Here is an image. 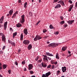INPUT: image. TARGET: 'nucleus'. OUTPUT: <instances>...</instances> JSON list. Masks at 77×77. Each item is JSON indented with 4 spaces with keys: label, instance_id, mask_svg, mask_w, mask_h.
Here are the masks:
<instances>
[{
    "label": "nucleus",
    "instance_id": "31",
    "mask_svg": "<svg viewBox=\"0 0 77 77\" xmlns=\"http://www.w3.org/2000/svg\"><path fill=\"white\" fill-rule=\"evenodd\" d=\"M51 64H50L47 66V68L48 69V68H51Z\"/></svg>",
    "mask_w": 77,
    "mask_h": 77
},
{
    "label": "nucleus",
    "instance_id": "30",
    "mask_svg": "<svg viewBox=\"0 0 77 77\" xmlns=\"http://www.w3.org/2000/svg\"><path fill=\"white\" fill-rule=\"evenodd\" d=\"M52 63L53 64H54L55 65H57V61L53 62H52Z\"/></svg>",
    "mask_w": 77,
    "mask_h": 77
},
{
    "label": "nucleus",
    "instance_id": "22",
    "mask_svg": "<svg viewBox=\"0 0 77 77\" xmlns=\"http://www.w3.org/2000/svg\"><path fill=\"white\" fill-rule=\"evenodd\" d=\"M20 36V41H23V33H22Z\"/></svg>",
    "mask_w": 77,
    "mask_h": 77
},
{
    "label": "nucleus",
    "instance_id": "24",
    "mask_svg": "<svg viewBox=\"0 0 77 77\" xmlns=\"http://www.w3.org/2000/svg\"><path fill=\"white\" fill-rule=\"evenodd\" d=\"M49 28L51 29H55V28L53 27V26L52 24L50 25L49 26Z\"/></svg>",
    "mask_w": 77,
    "mask_h": 77
},
{
    "label": "nucleus",
    "instance_id": "36",
    "mask_svg": "<svg viewBox=\"0 0 77 77\" xmlns=\"http://www.w3.org/2000/svg\"><path fill=\"white\" fill-rule=\"evenodd\" d=\"M10 31L11 32H12L13 31V29L11 27L10 28Z\"/></svg>",
    "mask_w": 77,
    "mask_h": 77
},
{
    "label": "nucleus",
    "instance_id": "9",
    "mask_svg": "<svg viewBox=\"0 0 77 77\" xmlns=\"http://www.w3.org/2000/svg\"><path fill=\"white\" fill-rule=\"evenodd\" d=\"M8 24V22L6 21L4 23V29L5 30L7 28V25Z\"/></svg>",
    "mask_w": 77,
    "mask_h": 77
},
{
    "label": "nucleus",
    "instance_id": "49",
    "mask_svg": "<svg viewBox=\"0 0 77 77\" xmlns=\"http://www.w3.org/2000/svg\"><path fill=\"white\" fill-rule=\"evenodd\" d=\"M54 3H56L58 2V0H54Z\"/></svg>",
    "mask_w": 77,
    "mask_h": 77
},
{
    "label": "nucleus",
    "instance_id": "34",
    "mask_svg": "<svg viewBox=\"0 0 77 77\" xmlns=\"http://www.w3.org/2000/svg\"><path fill=\"white\" fill-rule=\"evenodd\" d=\"M63 26L65 28H66L67 27H68V25L66 24H65L63 25Z\"/></svg>",
    "mask_w": 77,
    "mask_h": 77
},
{
    "label": "nucleus",
    "instance_id": "3",
    "mask_svg": "<svg viewBox=\"0 0 77 77\" xmlns=\"http://www.w3.org/2000/svg\"><path fill=\"white\" fill-rule=\"evenodd\" d=\"M25 21V15L24 14L22 15L21 16V18L20 20V23L23 24Z\"/></svg>",
    "mask_w": 77,
    "mask_h": 77
},
{
    "label": "nucleus",
    "instance_id": "11",
    "mask_svg": "<svg viewBox=\"0 0 77 77\" xmlns=\"http://www.w3.org/2000/svg\"><path fill=\"white\" fill-rule=\"evenodd\" d=\"M74 22V20H69L67 22V23L69 24H70V25H71Z\"/></svg>",
    "mask_w": 77,
    "mask_h": 77
},
{
    "label": "nucleus",
    "instance_id": "56",
    "mask_svg": "<svg viewBox=\"0 0 77 77\" xmlns=\"http://www.w3.org/2000/svg\"><path fill=\"white\" fill-rule=\"evenodd\" d=\"M72 54H69V55L68 57H71V56Z\"/></svg>",
    "mask_w": 77,
    "mask_h": 77
},
{
    "label": "nucleus",
    "instance_id": "60",
    "mask_svg": "<svg viewBox=\"0 0 77 77\" xmlns=\"http://www.w3.org/2000/svg\"><path fill=\"white\" fill-rule=\"evenodd\" d=\"M47 44H50V42H47Z\"/></svg>",
    "mask_w": 77,
    "mask_h": 77
},
{
    "label": "nucleus",
    "instance_id": "7",
    "mask_svg": "<svg viewBox=\"0 0 77 77\" xmlns=\"http://www.w3.org/2000/svg\"><path fill=\"white\" fill-rule=\"evenodd\" d=\"M30 43V42L29 40H25L23 42V44L25 45H29Z\"/></svg>",
    "mask_w": 77,
    "mask_h": 77
},
{
    "label": "nucleus",
    "instance_id": "62",
    "mask_svg": "<svg viewBox=\"0 0 77 77\" xmlns=\"http://www.w3.org/2000/svg\"><path fill=\"white\" fill-rule=\"evenodd\" d=\"M31 77H36V76L34 75H32Z\"/></svg>",
    "mask_w": 77,
    "mask_h": 77
},
{
    "label": "nucleus",
    "instance_id": "55",
    "mask_svg": "<svg viewBox=\"0 0 77 77\" xmlns=\"http://www.w3.org/2000/svg\"><path fill=\"white\" fill-rule=\"evenodd\" d=\"M21 0H18V2H19V3H21Z\"/></svg>",
    "mask_w": 77,
    "mask_h": 77
},
{
    "label": "nucleus",
    "instance_id": "35",
    "mask_svg": "<svg viewBox=\"0 0 77 77\" xmlns=\"http://www.w3.org/2000/svg\"><path fill=\"white\" fill-rule=\"evenodd\" d=\"M29 72L31 74H33L34 73V72H33V71H32V70L29 71Z\"/></svg>",
    "mask_w": 77,
    "mask_h": 77
},
{
    "label": "nucleus",
    "instance_id": "37",
    "mask_svg": "<svg viewBox=\"0 0 77 77\" xmlns=\"http://www.w3.org/2000/svg\"><path fill=\"white\" fill-rule=\"evenodd\" d=\"M3 54V51H0V55H2Z\"/></svg>",
    "mask_w": 77,
    "mask_h": 77
},
{
    "label": "nucleus",
    "instance_id": "29",
    "mask_svg": "<svg viewBox=\"0 0 77 77\" xmlns=\"http://www.w3.org/2000/svg\"><path fill=\"white\" fill-rule=\"evenodd\" d=\"M11 44L12 46L15 47V42H12Z\"/></svg>",
    "mask_w": 77,
    "mask_h": 77
},
{
    "label": "nucleus",
    "instance_id": "20",
    "mask_svg": "<svg viewBox=\"0 0 77 77\" xmlns=\"http://www.w3.org/2000/svg\"><path fill=\"white\" fill-rule=\"evenodd\" d=\"M32 44H29L28 47V49L29 50H30L32 49Z\"/></svg>",
    "mask_w": 77,
    "mask_h": 77
},
{
    "label": "nucleus",
    "instance_id": "33",
    "mask_svg": "<svg viewBox=\"0 0 77 77\" xmlns=\"http://www.w3.org/2000/svg\"><path fill=\"white\" fill-rule=\"evenodd\" d=\"M48 30L46 29H44L43 30V33H45L47 32Z\"/></svg>",
    "mask_w": 77,
    "mask_h": 77
},
{
    "label": "nucleus",
    "instance_id": "47",
    "mask_svg": "<svg viewBox=\"0 0 77 77\" xmlns=\"http://www.w3.org/2000/svg\"><path fill=\"white\" fill-rule=\"evenodd\" d=\"M51 69H54V65H53L51 66Z\"/></svg>",
    "mask_w": 77,
    "mask_h": 77
},
{
    "label": "nucleus",
    "instance_id": "14",
    "mask_svg": "<svg viewBox=\"0 0 77 77\" xmlns=\"http://www.w3.org/2000/svg\"><path fill=\"white\" fill-rule=\"evenodd\" d=\"M62 71H63V72H65V71H66V67L65 66L63 67L62 68Z\"/></svg>",
    "mask_w": 77,
    "mask_h": 77
},
{
    "label": "nucleus",
    "instance_id": "5",
    "mask_svg": "<svg viewBox=\"0 0 77 77\" xmlns=\"http://www.w3.org/2000/svg\"><path fill=\"white\" fill-rule=\"evenodd\" d=\"M42 38L39 36V35H37L34 38V40L35 41H37L38 40H39L41 39H42Z\"/></svg>",
    "mask_w": 77,
    "mask_h": 77
},
{
    "label": "nucleus",
    "instance_id": "52",
    "mask_svg": "<svg viewBox=\"0 0 77 77\" xmlns=\"http://www.w3.org/2000/svg\"><path fill=\"white\" fill-rule=\"evenodd\" d=\"M23 70L24 71H26V70H27V69H26V68L25 67L23 69Z\"/></svg>",
    "mask_w": 77,
    "mask_h": 77
},
{
    "label": "nucleus",
    "instance_id": "18",
    "mask_svg": "<svg viewBox=\"0 0 77 77\" xmlns=\"http://www.w3.org/2000/svg\"><path fill=\"white\" fill-rule=\"evenodd\" d=\"M23 32L25 34V35H27L28 33V32H27V29H24Z\"/></svg>",
    "mask_w": 77,
    "mask_h": 77
},
{
    "label": "nucleus",
    "instance_id": "32",
    "mask_svg": "<svg viewBox=\"0 0 77 77\" xmlns=\"http://www.w3.org/2000/svg\"><path fill=\"white\" fill-rule=\"evenodd\" d=\"M16 15H17L15 14H14V15H13V16L12 17V18L13 19H14V18H15L16 17Z\"/></svg>",
    "mask_w": 77,
    "mask_h": 77
},
{
    "label": "nucleus",
    "instance_id": "48",
    "mask_svg": "<svg viewBox=\"0 0 77 77\" xmlns=\"http://www.w3.org/2000/svg\"><path fill=\"white\" fill-rule=\"evenodd\" d=\"M60 18L61 19V20H63V16H62L60 17Z\"/></svg>",
    "mask_w": 77,
    "mask_h": 77
},
{
    "label": "nucleus",
    "instance_id": "17",
    "mask_svg": "<svg viewBox=\"0 0 77 77\" xmlns=\"http://www.w3.org/2000/svg\"><path fill=\"white\" fill-rule=\"evenodd\" d=\"M61 7V5L59 4H57V5L55 7V9H57V8H60Z\"/></svg>",
    "mask_w": 77,
    "mask_h": 77
},
{
    "label": "nucleus",
    "instance_id": "63",
    "mask_svg": "<svg viewBox=\"0 0 77 77\" xmlns=\"http://www.w3.org/2000/svg\"><path fill=\"white\" fill-rule=\"evenodd\" d=\"M0 66H2V63L0 62Z\"/></svg>",
    "mask_w": 77,
    "mask_h": 77
},
{
    "label": "nucleus",
    "instance_id": "64",
    "mask_svg": "<svg viewBox=\"0 0 77 77\" xmlns=\"http://www.w3.org/2000/svg\"><path fill=\"white\" fill-rule=\"evenodd\" d=\"M41 2V0H39V3H40Z\"/></svg>",
    "mask_w": 77,
    "mask_h": 77
},
{
    "label": "nucleus",
    "instance_id": "39",
    "mask_svg": "<svg viewBox=\"0 0 77 77\" xmlns=\"http://www.w3.org/2000/svg\"><path fill=\"white\" fill-rule=\"evenodd\" d=\"M8 43H9V44H12V41L10 40H8Z\"/></svg>",
    "mask_w": 77,
    "mask_h": 77
},
{
    "label": "nucleus",
    "instance_id": "45",
    "mask_svg": "<svg viewBox=\"0 0 77 77\" xmlns=\"http://www.w3.org/2000/svg\"><path fill=\"white\" fill-rule=\"evenodd\" d=\"M8 72H9V74H11V70H8Z\"/></svg>",
    "mask_w": 77,
    "mask_h": 77
},
{
    "label": "nucleus",
    "instance_id": "12",
    "mask_svg": "<svg viewBox=\"0 0 77 77\" xmlns=\"http://www.w3.org/2000/svg\"><path fill=\"white\" fill-rule=\"evenodd\" d=\"M66 48H67V47H63L61 49V52H63V51H65L66 50Z\"/></svg>",
    "mask_w": 77,
    "mask_h": 77
},
{
    "label": "nucleus",
    "instance_id": "28",
    "mask_svg": "<svg viewBox=\"0 0 77 77\" xmlns=\"http://www.w3.org/2000/svg\"><path fill=\"white\" fill-rule=\"evenodd\" d=\"M61 73V72H60V70H58L56 74L57 75H60V74Z\"/></svg>",
    "mask_w": 77,
    "mask_h": 77
},
{
    "label": "nucleus",
    "instance_id": "2",
    "mask_svg": "<svg viewBox=\"0 0 77 77\" xmlns=\"http://www.w3.org/2000/svg\"><path fill=\"white\" fill-rule=\"evenodd\" d=\"M42 56L44 57L43 60L45 61V62H48V60H51V58H50L49 57H48L46 55H43Z\"/></svg>",
    "mask_w": 77,
    "mask_h": 77
},
{
    "label": "nucleus",
    "instance_id": "38",
    "mask_svg": "<svg viewBox=\"0 0 77 77\" xmlns=\"http://www.w3.org/2000/svg\"><path fill=\"white\" fill-rule=\"evenodd\" d=\"M22 64H23V65L25 64V63H26V61H25V60H24L23 61H22Z\"/></svg>",
    "mask_w": 77,
    "mask_h": 77
},
{
    "label": "nucleus",
    "instance_id": "51",
    "mask_svg": "<svg viewBox=\"0 0 77 77\" xmlns=\"http://www.w3.org/2000/svg\"><path fill=\"white\" fill-rule=\"evenodd\" d=\"M48 36H44V39H46V38H48Z\"/></svg>",
    "mask_w": 77,
    "mask_h": 77
},
{
    "label": "nucleus",
    "instance_id": "26",
    "mask_svg": "<svg viewBox=\"0 0 77 77\" xmlns=\"http://www.w3.org/2000/svg\"><path fill=\"white\" fill-rule=\"evenodd\" d=\"M8 66V65L7 64H4L2 66L3 69H6Z\"/></svg>",
    "mask_w": 77,
    "mask_h": 77
},
{
    "label": "nucleus",
    "instance_id": "40",
    "mask_svg": "<svg viewBox=\"0 0 77 77\" xmlns=\"http://www.w3.org/2000/svg\"><path fill=\"white\" fill-rule=\"evenodd\" d=\"M65 23V21H62L61 22H60V24H63Z\"/></svg>",
    "mask_w": 77,
    "mask_h": 77
},
{
    "label": "nucleus",
    "instance_id": "41",
    "mask_svg": "<svg viewBox=\"0 0 77 77\" xmlns=\"http://www.w3.org/2000/svg\"><path fill=\"white\" fill-rule=\"evenodd\" d=\"M15 64L17 66H18V62L17 61H15L14 62Z\"/></svg>",
    "mask_w": 77,
    "mask_h": 77
},
{
    "label": "nucleus",
    "instance_id": "6",
    "mask_svg": "<svg viewBox=\"0 0 77 77\" xmlns=\"http://www.w3.org/2000/svg\"><path fill=\"white\" fill-rule=\"evenodd\" d=\"M51 74V72H48L45 73V74H43L42 75V77H48L49 76V75H50Z\"/></svg>",
    "mask_w": 77,
    "mask_h": 77
},
{
    "label": "nucleus",
    "instance_id": "42",
    "mask_svg": "<svg viewBox=\"0 0 77 77\" xmlns=\"http://www.w3.org/2000/svg\"><path fill=\"white\" fill-rule=\"evenodd\" d=\"M39 59V57H37L35 58V60L36 61H37Z\"/></svg>",
    "mask_w": 77,
    "mask_h": 77
},
{
    "label": "nucleus",
    "instance_id": "44",
    "mask_svg": "<svg viewBox=\"0 0 77 77\" xmlns=\"http://www.w3.org/2000/svg\"><path fill=\"white\" fill-rule=\"evenodd\" d=\"M69 2L70 4H72V2L71 0H69Z\"/></svg>",
    "mask_w": 77,
    "mask_h": 77
},
{
    "label": "nucleus",
    "instance_id": "8",
    "mask_svg": "<svg viewBox=\"0 0 77 77\" xmlns=\"http://www.w3.org/2000/svg\"><path fill=\"white\" fill-rule=\"evenodd\" d=\"M57 3L60 4L62 6H65V4L64 3V2L62 0L59 1Z\"/></svg>",
    "mask_w": 77,
    "mask_h": 77
},
{
    "label": "nucleus",
    "instance_id": "1",
    "mask_svg": "<svg viewBox=\"0 0 77 77\" xmlns=\"http://www.w3.org/2000/svg\"><path fill=\"white\" fill-rule=\"evenodd\" d=\"M0 35L2 36V41H3V42L5 43V42H6V40L5 35L2 32H0Z\"/></svg>",
    "mask_w": 77,
    "mask_h": 77
},
{
    "label": "nucleus",
    "instance_id": "57",
    "mask_svg": "<svg viewBox=\"0 0 77 77\" xmlns=\"http://www.w3.org/2000/svg\"><path fill=\"white\" fill-rule=\"evenodd\" d=\"M1 69H2V66H0V70H1Z\"/></svg>",
    "mask_w": 77,
    "mask_h": 77
},
{
    "label": "nucleus",
    "instance_id": "58",
    "mask_svg": "<svg viewBox=\"0 0 77 77\" xmlns=\"http://www.w3.org/2000/svg\"><path fill=\"white\" fill-rule=\"evenodd\" d=\"M68 53L69 54H71V51H68Z\"/></svg>",
    "mask_w": 77,
    "mask_h": 77
},
{
    "label": "nucleus",
    "instance_id": "27",
    "mask_svg": "<svg viewBox=\"0 0 77 77\" xmlns=\"http://www.w3.org/2000/svg\"><path fill=\"white\" fill-rule=\"evenodd\" d=\"M56 59H59V54L58 53H57L56 55Z\"/></svg>",
    "mask_w": 77,
    "mask_h": 77
},
{
    "label": "nucleus",
    "instance_id": "25",
    "mask_svg": "<svg viewBox=\"0 0 77 77\" xmlns=\"http://www.w3.org/2000/svg\"><path fill=\"white\" fill-rule=\"evenodd\" d=\"M27 2H26L24 4V7L25 9L27 8Z\"/></svg>",
    "mask_w": 77,
    "mask_h": 77
},
{
    "label": "nucleus",
    "instance_id": "10",
    "mask_svg": "<svg viewBox=\"0 0 77 77\" xmlns=\"http://www.w3.org/2000/svg\"><path fill=\"white\" fill-rule=\"evenodd\" d=\"M33 68V64H29L28 65L29 70H31Z\"/></svg>",
    "mask_w": 77,
    "mask_h": 77
},
{
    "label": "nucleus",
    "instance_id": "43",
    "mask_svg": "<svg viewBox=\"0 0 77 77\" xmlns=\"http://www.w3.org/2000/svg\"><path fill=\"white\" fill-rule=\"evenodd\" d=\"M40 22H41L40 20L38 21V22H37V23L36 24V25L37 26H38V24H39V23H40Z\"/></svg>",
    "mask_w": 77,
    "mask_h": 77
},
{
    "label": "nucleus",
    "instance_id": "16",
    "mask_svg": "<svg viewBox=\"0 0 77 77\" xmlns=\"http://www.w3.org/2000/svg\"><path fill=\"white\" fill-rule=\"evenodd\" d=\"M46 54L47 55V56H54V55H53V54H51L49 52H46Z\"/></svg>",
    "mask_w": 77,
    "mask_h": 77
},
{
    "label": "nucleus",
    "instance_id": "21",
    "mask_svg": "<svg viewBox=\"0 0 77 77\" xmlns=\"http://www.w3.org/2000/svg\"><path fill=\"white\" fill-rule=\"evenodd\" d=\"M73 6H74V5L72 4L70 5V7L69 9V12H70L71 11L72 8H73Z\"/></svg>",
    "mask_w": 77,
    "mask_h": 77
},
{
    "label": "nucleus",
    "instance_id": "61",
    "mask_svg": "<svg viewBox=\"0 0 77 77\" xmlns=\"http://www.w3.org/2000/svg\"><path fill=\"white\" fill-rule=\"evenodd\" d=\"M38 62H41V60H38Z\"/></svg>",
    "mask_w": 77,
    "mask_h": 77
},
{
    "label": "nucleus",
    "instance_id": "15",
    "mask_svg": "<svg viewBox=\"0 0 77 77\" xmlns=\"http://www.w3.org/2000/svg\"><path fill=\"white\" fill-rule=\"evenodd\" d=\"M42 67H44V68H46V67H47V64L44 62H42Z\"/></svg>",
    "mask_w": 77,
    "mask_h": 77
},
{
    "label": "nucleus",
    "instance_id": "59",
    "mask_svg": "<svg viewBox=\"0 0 77 77\" xmlns=\"http://www.w3.org/2000/svg\"><path fill=\"white\" fill-rule=\"evenodd\" d=\"M20 51H21V50L20 49H19L18 50V53H19V52H20Z\"/></svg>",
    "mask_w": 77,
    "mask_h": 77
},
{
    "label": "nucleus",
    "instance_id": "46",
    "mask_svg": "<svg viewBox=\"0 0 77 77\" xmlns=\"http://www.w3.org/2000/svg\"><path fill=\"white\" fill-rule=\"evenodd\" d=\"M17 33L16 32L13 33V35H14V36H16L17 35Z\"/></svg>",
    "mask_w": 77,
    "mask_h": 77
},
{
    "label": "nucleus",
    "instance_id": "54",
    "mask_svg": "<svg viewBox=\"0 0 77 77\" xmlns=\"http://www.w3.org/2000/svg\"><path fill=\"white\" fill-rule=\"evenodd\" d=\"M56 35H58V34H59V32H56Z\"/></svg>",
    "mask_w": 77,
    "mask_h": 77
},
{
    "label": "nucleus",
    "instance_id": "4",
    "mask_svg": "<svg viewBox=\"0 0 77 77\" xmlns=\"http://www.w3.org/2000/svg\"><path fill=\"white\" fill-rule=\"evenodd\" d=\"M59 45V44L58 43H52L51 44H50L49 46V47H51L52 48H54V47H56L57 46Z\"/></svg>",
    "mask_w": 77,
    "mask_h": 77
},
{
    "label": "nucleus",
    "instance_id": "23",
    "mask_svg": "<svg viewBox=\"0 0 77 77\" xmlns=\"http://www.w3.org/2000/svg\"><path fill=\"white\" fill-rule=\"evenodd\" d=\"M13 12H14V11H13V9H12L10 10L9 12V13L10 15H12V14H13Z\"/></svg>",
    "mask_w": 77,
    "mask_h": 77
},
{
    "label": "nucleus",
    "instance_id": "13",
    "mask_svg": "<svg viewBox=\"0 0 77 77\" xmlns=\"http://www.w3.org/2000/svg\"><path fill=\"white\" fill-rule=\"evenodd\" d=\"M4 20V16H2L0 19V24H3V22Z\"/></svg>",
    "mask_w": 77,
    "mask_h": 77
},
{
    "label": "nucleus",
    "instance_id": "50",
    "mask_svg": "<svg viewBox=\"0 0 77 77\" xmlns=\"http://www.w3.org/2000/svg\"><path fill=\"white\" fill-rule=\"evenodd\" d=\"M5 48H6V46H4L2 48V50H5Z\"/></svg>",
    "mask_w": 77,
    "mask_h": 77
},
{
    "label": "nucleus",
    "instance_id": "53",
    "mask_svg": "<svg viewBox=\"0 0 77 77\" xmlns=\"http://www.w3.org/2000/svg\"><path fill=\"white\" fill-rule=\"evenodd\" d=\"M16 15L18 14V11H17L15 13H14Z\"/></svg>",
    "mask_w": 77,
    "mask_h": 77
},
{
    "label": "nucleus",
    "instance_id": "19",
    "mask_svg": "<svg viewBox=\"0 0 77 77\" xmlns=\"http://www.w3.org/2000/svg\"><path fill=\"white\" fill-rule=\"evenodd\" d=\"M22 26V25H21V24L20 23H18L16 24V27H21Z\"/></svg>",
    "mask_w": 77,
    "mask_h": 77
}]
</instances>
